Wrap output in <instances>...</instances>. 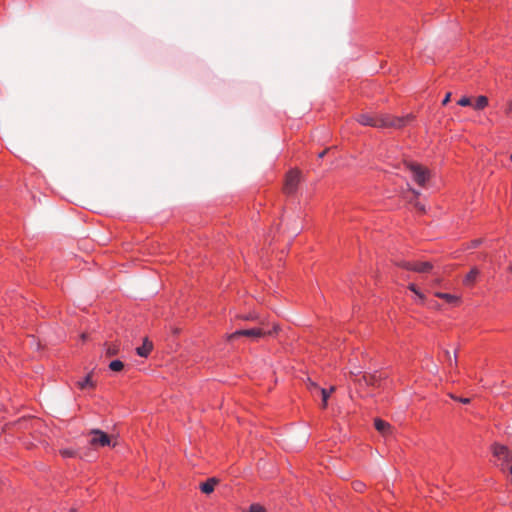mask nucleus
Listing matches in <instances>:
<instances>
[{
    "label": "nucleus",
    "mask_w": 512,
    "mask_h": 512,
    "mask_svg": "<svg viewBox=\"0 0 512 512\" xmlns=\"http://www.w3.org/2000/svg\"><path fill=\"white\" fill-rule=\"evenodd\" d=\"M363 487H364V484H363V483H361V482H356V483H354V489H355L356 491L361 492V491L363 490Z\"/></svg>",
    "instance_id": "27"
},
{
    "label": "nucleus",
    "mask_w": 512,
    "mask_h": 512,
    "mask_svg": "<svg viewBox=\"0 0 512 512\" xmlns=\"http://www.w3.org/2000/svg\"><path fill=\"white\" fill-rule=\"evenodd\" d=\"M479 274L480 272L476 267L472 268L470 272L465 276L463 283L467 286L473 285Z\"/></svg>",
    "instance_id": "12"
},
{
    "label": "nucleus",
    "mask_w": 512,
    "mask_h": 512,
    "mask_svg": "<svg viewBox=\"0 0 512 512\" xmlns=\"http://www.w3.org/2000/svg\"><path fill=\"white\" fill-rule=\"evenodd\" d=\"M77 386L82 390L86 388H95L96 383L92 380V372H90L83 380L78 381Z\"/></svg>",
    "instance_id": "11"
},
{
    "label": "nucleus",
    "mask_w": 512,
    "mask_h": 512,
    "mask_svg": "<svg viewBox=\"0 0 512 512\" xmlns=\"http://www.w3.org/2000/svg\"><path fill=\"white\" fill-rule=\"evenodd\" d=\"M300 181V171L297 169H291L285 179L284 191L287 194L295 192L297 185Z\"/></svg>",
    "instance_id": "6"
},
{
    "label": "nucleus",
    "mask_w": 512,
    "mask_h": 512,
    "mask_svg": "<svg viewBox=\"0 0 512 512\" xmlns=\"http://www.w3.org/2000/svg\"><path fill=\"white\" fill-rule=\"evenodd\" d=\"M479 244H480V240H475V241L473 242V246H474V247L478 246Z\"/></svg>",
    "instance_id": "34"
},
{
    "label": "nucleus",
    "mask_w": 512,
    "mask_h": 512,
    "mask_svg": "<svg viewBox=\"0 0 512 512\" xmlns=\"http://www.w3.org/2000/svg\"><path fill=\"white\" fill-rule=\"evenodd\" d=\"M330 151H331V149H330V148H329V149H324V150H322V151H319V152H318V154H317V156H318V158H323V157H325V156H326Z\"/></svg>",
    "instance_id": "25"
},
{
    "label": "nucleus",
    "mask_w": 512,
    "mask_h": 512,
    "mask_svg": "<svg viewBox=\"0 0 512 512\" xmlns=\"http://www.w3.org/2000/svg\"><path fill=\"white\" fill-rule=\"evenodd\" d=\"M361 373V371L359 369H353L350 371V375L352 376H357Z\"/></svg>",
    "instance_id": "31"
},
{
    "label": "nucleus",
    "mask_w": 512,
    "mask_h": 512,
    "mask_svg": "<svg viewBox=\"0 0 512 512\" xmlns=\"http://www.w3.org/2000/svg\"><path fill=\"white\" fill-rule=\"evenodd\" d=\"M510 160L512 161V153H511V156H510Z\"/></svg>",
    "instance_id": "37"
},
{
    "label": "nucleus",
    "mask_w": 512,
    "mask_h": 512,
    "mask_svg": "<svg viewBox=\"0 0 512 512\" xmlns=\"http://www.w3.org/2000/svg\"><path fill=\"white\" fill-rule=\"evenodd\" d=\"M335 390H336L335 386H331L329 389H324V388L319 389V393L321 394V397H322V408L327 407L328 398L331 395V393H333Z\"/></svg>",
    "instance_id": "14"
},
{
    "label": "nucleus",
    "mask_w": 512,
    "mask_h": 512,
    "mask_svg": "<svg viewBox=\"0 0 512 512\" xmlns=\"http://www.w3.org/2000/svg\"><path fill=\"white\" fill-rule=\"evenodd\" d=\"M435 296L449 303H456L459 301V298L457 296L448 293L436 292Z\"/></svg>",
    "instance_id": "15"
},
{
    "label": "nucleus",
    "mask_w": 512,
    "mask_h": 512,
    "mask_svg": "<svg viewBox=\"0 0 512 512\" xmlns=\"http://www.w3.org/2000/svg\"><path fill=\"white\" fill-rule=\"evenodd\" d=\"M510 473H511V475H512V464H511V467H510Z\"/></svg>",
    "instance_id": "36"
},
{
    "label": "nucleus",
    "mask_w": 512,
    "mask_h": 512,
    "mask_svg": "<svg viewBox=\"0 0 512 512\" xmlns=\"http://www.w3.org/2000/svg\"><path fill=\"white\" fill-rule=\"evenodd\" d=\"M444 354H445V357H446L449 367L456 368L457 367V355L454 354V356L452 357L448 350H445Z\"/></svg>",
    "instance_id": "18"
},
{
    "label": "nucleus",
    "mask_w": 512,
    "mask_h": 512,
    "mask_svg": "<svg viewBox=\"0 0 512 512\" xmlns=\"http://www.w3.org/2000/svg\"><path fill=\"white\" fill-rule=\"evenodd\" d=\"M407 163L414 181L420 186H425L426 182L430 179V171L418 162Z\"/></svg>",
    "instance_id": "3"
},
{
    "label": "nucleus",
    "mask_w": 512,
    "mask_h": 512,
    "mask_svg": "<svg viewBox=\"0 0 512 512\" xmlns=\"http://www.w3.org/2000/svg\"><path fill=\"white\" fill-rule=\"evenodd\" d=\"M414 116L412 114H407L403 117H392L389 115H383L380 117H374L367 113H362L357 117V122L363 126H371L376 128H402L412 122Z\"/></svg>",
    "instance_id": "1"
},
{
    "label": "nucleus",
    "mask_w": 512,
    "mask_h": 512,
    "mask_svg": "<svg viewBox=\"0 0 512 512\" xmlns=\"http://www.w3.org/2000/svg\"><path fill=\"white\" fill-rule=\"evenodd\" d=\"M218 482L219 480L217 478H209L206 482L200 484V490L205 494H210L214 491Z\"/></svg>",
    "instance_id": "9"
},
{
    "label": "nucleus",
    "mask_w": 512,
    "mask_h": 512,
    "mask_svg": "<svg viewBox=\"0 0 512 512\" xmlns=\"http://www.w3.org/2000/svg\"><path fill=\"white\" fill-rule=\"evenodd\" d=\"M375 429L383 436L393 434V427L386 421L376 418L374 421Z\"/></svg>",
    "instance_id": "8"
},
{
    "label": "nucleus",
    "mask_w": 512,
    "mask_h": 512,
    "mask_svg": "<svg viewBox=\"0 0 512 512\" xmlns=\"http://www.w3.org/2000/svg\"><path fill=\"white\" fill-rule=\"evenodd\" d=\"M248 512H266V510L260 504H252Z\"/></svg>",
    "instance_id": "21"
},
{
    "label": "nucleus",
    "mask_w": 512,
    "mask_h": 512,
    "mask_svg": "<svg viewBox=\"0 0 512 512\" xmlns=\"http://www.w3.org/2000/svg\"><path fill=\"white\" fill-rule=\"evenodd\" d=\"M153 348V344L147 338L144 339L143 345L136 349V352L141 357H147Z\"/></svg>",
    "instance_id": "10"
},
{
    "label": "nucleus",
    "mask_w": 512,
    "mask_h": 512,
    "mask_svg": "<svg viewBox=\"0 0 512 512\" xmlns=\"http://www.w3.org/2000/svg\"><path fill=\"white\" fill-rule=\"evenodd\" d=\"M90 444L94 447H105L111 445V438L108 434L99 429H93L90 432Z\"/></svg>",
    "instance_id": "5"
},
{
    "label": "nucleus",
    "mask_w": 512,
    "mask_h": 512,
    "mask_svg": "<svg viewBox=\"0 0 512 512\" xmlns=\"http://www.w3.org/2000/svg\"><path fill=\"white\" fill-rule=\"evenodd\" d=\"M241 318L244 319V320H255V319L258 318V316L253 314V313H249L247 315L241 316Z\"/></svg>",
    "instance_id": "24"
},
{
    "label": "nucleus",
    "mask_w": 512,
    "mask_h": 512,
    "mask_svg": "<svg viewBox=\"0 0 512 512\" xmlns=\"http://www.w3.org/2000/svg\"><path fill=\"white\" fill-rule=\"evenodd\" d=\"M450 97H451V93H447L446 96L444 97L443 101H442V104L446 105L449 102Z\"/></svg>",
    "instance_id": "30"
},
{
    "label": "nucleus",
    "mask_w": 512,
    "mask_h": 512,
    "mask_svg": "<svg viewBox=\"0 0 512 512\" xmlns=\"http://www.w3.org/2000/svg\"><path fill=\"white\" fill-rule=\"evenodd\" d=\"M457 103H458V105L465 107V106H469L471 104V100L469 97L463 96L462 98H460L458 100Z\"/></svg>",
    "instance_id": "22"
},
{
    "label": "nucleus",
    "mask_w": 512,
    "mask_h": 512,
    "mask_svg": "<svg viewBox=\"0 0 512 512\" xmlns=\"http://www.w3.org/2000/svg\"><path fill=\"white\" fill-rule=\"evenodd\" d=\"M453 399L463 403V404H468L470 403V398H457L455 396H452Z\"/></svg>",
    "instance_id": "26"
},
{
    "label": "nucleus",
    "mask_w": 512,
    "mask_h": 512,
    "mask_svg": "<svg viewBox=\"0 0 512 512\" xmlns=\"http://www.w3.org/2000/svg\"><path fill=\"white\" fill-rule=\"evenodd\" d=\"M60 453L63 457H74L75 451L72 449H62L60 450Z\"/></svg>",
    "instance_id": "23"
},
{
    "label": "nucleus",
    "mask_w": 512,
    "mask_h": 512,
    "mask_svg": "<svg viewBox=\"0 0 512 512\" xmlns=\"http://www.w3.org/2000/svg\"><path fill=\"white\" fill-rule=\"evenodd\" d=\"M307 388L309 389V391L311 393H313V392H318L319 393V389H321L320 387H318V385L315 382H313L310 379H308Z\"/></svg>",
    "instance_id": "20"
},
{
    "label": "nucleus",
    "mask_w": 512,
    "mask_h": 512,
    "mask_svg": "<svg viewBox=\"0 0 512 512\" xmlns=\"http://www.w3.org/2000/svg\"><path fill=\"white\" fill-rule=\"evenodd\" d=\"M124 367V364L122 361L120 360H113L112 362H110L109 364V368L112 370V371H115V372H118V371H121Z\"/></svg>",
    "instance_id": "19"
},
{
    "label": "nucleus",
    "mask_w": 512,
    "mask_h": 512,
    "mask_svg": "<svg viewBox=\"0 0 512 512\" xmlns=\"http://www.w3.org/2000/svg\"><path fill=\"white\" fill-rule=\"evenodd\" d=\"M278 331H279V326L277 324H273V327L271 330H265L263 328L243 329V330H238L234 333L229 334L227 336V340L233 341L240 336H246V337L256 339V338H260V337H263L266 335L273 336V335L277 334Z\"/></svg>",
    "instance_id": "2"
},
{
    "label": "nucleus",
    "mask_w": 512,
    "mask_h": 512,
    "mask_svg": "<svg viewBox=\"0 0 512 512\" xmlns=\"http://www.w3.org/2000/svg\"><path fill=\"white\" fill-rule=\"evenodd\" d=\"M381 375H378L376 372L373 374H364L362 376L361 381L365 382L367 385H376L377 382L381 379Z\"/></svg>",
    "instance_id": "13"
},
{
    "label": "nucleus",
    "mask_w": 512,
    "mask_h": 512,
    "mask_svg": "<svg viewBox=\"0 0 512 512\" xmlns=\"http://www.w3.org/2000/svg\"><path fill=\"white\" fill-rule=\"evenodd\" d=\"M396 265L401 268H404V269H407L410 271H414V272H417L420 274L429 273L433 269V264L429 261H405V260H402V261L396 262Z\"/></svg>",
    "instance_id": "4"
},
{
    "label": "nucleus",
    "mask_w": 512,
    "mask_h": 512,
    "mask_svg": "<svg viewBox=\"0 0 512 512\" xmlns=\"http://www.w3.org/2000/svg\"><path fill=\"white\" fill-rule=\"evenodd\" d=\"M70 512H75V510H71Z\"/></svg>",
    "instance_id": "38"
},
{
    "label": "nucleus",
    "mask_w": 512,
    "mask_h": 512,
    "mask_svg": "<svg viewBox=\"0 0 512 512\" xmlns=\"http://www.w3.org/2000/svg\"><path fill=\"white\" fill-rule=\"evenodd\" d=\"M416 297L418 298V300L421 302V303H424V301L426 300V297L423 293L419 292L416 294Z\"/></svg>",
    "instance_id": "29"
},
{
    "label": "nucleus",
    "mask_w": 512,
    "mask_h": 512,
    "mask_svg": "<svg viewBox=\"0 0 512 512\" xmlns=\"http://www.w3.org/2000/svg\"><path fill=\"white\" fill-rule=\"evenodd\" d=\"M507 113L509 115H512V101L509 102L508 104V107H507Z\"/></svg>",
    "instance_id": "32"
},
{
    "label": "nucleus",
    "mask_w": 512,
    "mask_h": 512,
    "mask_svg": "<svg viewBox=\"0 0 512 512\" xmlns=\"http://www.w3.org/2000/svg\"><path fill=\"white\" fill-rule=\"evenodd\" d=\"M105 354L108 357H112L114 355H117L119 352V346L117 344H106L105 345Z\"/></svg>",
    "instance_id": "17"
},
{
    "label": "nucleus",
    "mask_w": 512,
    "mask_h": 512,
    "mask_svg": "<svg viewBox=\"0 0 512 512\" xmlns=\"http://www.w3.org/2000/svg\"><path fill=\"white\" fill-rule=\"evenodd\" d=\"M491 451L495 457L503 459L505 462L510 460V449L506 445L494 443L491 446Z\"/></svg>",
    "instance_id": "7"
},
{
    "label": "nucleus",
    "mask_w": 512,
    "mask_h": 512,
    "mask_svg": "<svg viewBox=\"0 0 512 512\" xmlns=\"http://www.w3.org/2000/svg\"><path fill=\"white\" fill-rule=\"evenodd\" d=\"M488 105V98L486 96H479L474 104V109L482 110Z\"/></svg>",
    "instance_id": "16"
},
{
    "label": "nucleus",
    "mask_w": 512,
    "mask_h": 512,
    "mask_svg": "<svg viewBox=\"0 0 512 512\" xmlns=\"http://www.w3.org/2000/svg\"><path fill=\"white\" fill-rule=\"evenodd\" d=\"M415 206H416L419 210H421L422 212H424V210H425V209H424V206H422L420 203H416V204H415Z\"/></svg>",
    "instance_id": "33"
},
{
    "label": "nucleus",
    "mask_w": 512,
    "mask_h": 512,
    "mask_svg": "<svg viewBox=\"0 0 512 512\" xmlns=\"http://www.w3.org/2000/svg\"><path fill=\"white\" fill-rule=\"evenodd\" d=\"M408 288H409V290H410V291H412L415 295H416L417 293H419V292H420V291L417 289V287H416V285H415V284H410V285L408 286Z\"/></svg>",
    "instance_id": "28"
},
{
    "label": "nucleus",
    "mask_w": 512,
    "mask_h": 512,
    "mask_svg": "<svg viewBox=\"0 0 512 512\" xmlns=\"http://www.w3.org/2000/svg\"><path fill=\"white\" fill-rule=\"evenodd\" d=\"M413 193H414L416 196H419V193H418V192L413 191Z\"/></svg>",
    "instance_id": "35"
}]
</instances>
